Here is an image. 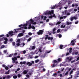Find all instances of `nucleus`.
<instances>
[{"mask_svg": "<svg viewBox=\"0 0 79 79\" xmlns=\"http://www.w3.org/2000/svg\"><path fill=\"white\" fill-rule=\"evenodd\" d=\"M8 34H10V35L11 36H12V35H14V34H13V31H10L9 32Z\"/></svg>", "mask_w": 79, "mask_h": 79, "instance_id": "6", "label": "nucleus"}, {"mask_svg": "<svg viewBox=\"0 0 79 79\" xmlns=\"http://www.w3.org/2000/svg\"><path fill=\"white\" fill-rule=\"evenodd\" d=\"M79 75V71H77L75 74V76H77L78 75Z\"/></svg>", "mask_w": 79, "mask_h": 79, "instance_id": "25", "label": "nucleus"}, {"mask_svg": "<svg viewBox=\"0 0 79 79\" xmlns=\"http://www.w3.org/2000/svg\"><path fill=\"white\" fill-rule=\"evenodd\" d=\"M6 77V79H10L11 77V76H10V75H7Z\"/></svg>", "mask_w": 79, "mask_h": 79, "instance_id": "11", "label": "nucleus"}, {"mask_svg": "<svg viewBox=\"0 0 79 79\" xmlns=\"http://www.w3.org/2000/svg\"><path fill=\"white\" fill-rule=\"evenodd\" d=\"M78 54V52H76L75 53V55H77Z\"/></svg>", "mask_w": 79, "mask_h": 79, "instance_id": "63", "label": "nucleus"}, {"mask_svg": "<svg viewBox=\"0 0 79 79\" xmlns=\"http://www.w3.org/2000/svg\"><path fill=\"white\" fill-rule=\"evenodd\" d=\"M39 51L40 52V53H42V48H40L39 49Z\"/></svg>", "mask_w": 79, "mask_h": 79, "instance_id": "31", "label": "nucleus"}, {"mask_svg": "<svg viewBox=\"0 0 79 79\" xmlns=\"http://www.w3.org/2000/svg\"><path fill=\"white\" fill-rule=\"evenodd\" d=\"M4 47H5V45H2L1 46V48H4Z\"/></svg>", "mask_w": 79, "mask_h": 79, "instance_id": "39", "label": "nucleus"}, {"mask_svg": "<svg viewBox=\"0 0 79 79\" xmlns=\"http://www.w3.org/2000/svg\"><path fill=\"white\" fill-rule=\"evenodd\" d=\"M30 54L31 55H34L35 53L33 52H30Z\"/></svg>", "mask_w": 79, "mask_h": 79, "instance_id": "41", "label": "nucleus"}, {"mask_svg": "<svg viewBox=\"0 0 79 79\" xmlns=\"http://www.w3.org/2000/svg\"><path fill=\"white\" fill-rule=\"evenodd\" d=\"M73 17V19H75V20H76V19H77V17H76L74 16Z\"/></svg>", "mask_w": 79, "mask_h": 79, "instance_id": "49", "label": "nucleus"}, {"mask_svg": "<svg viewBox=\"0 0 79 79\" xmlns=\"http://www.w3.org/2000/svg\"><path fill=\"white\" fill-rule=\"evenodd\" d=\"M61 22L59 21L57 23H56V26H57V25H58L59 24H61Z\"/></svg>", "mask_w": 79, "mask_h": 79, "instance_id": "16", "label": "nucleus"}, {"mask_svg": "<svg viewBox=\"0 0 79 79\" xmlns=\"http://www.w3.org/2000/svg\"><path fill=\"white\" fill-rule=\"evenodd\" d=\"M18 77H19H19H21V75L19 74H18Z\"/></svg>", "mask_w": 79, "mask_h": 79, "instance_id": "48", "label": "nucleus"}, {"mask_svg": "<svg viewBox=\"0 0 79 79\" xmlns=\"http://www.w3.org/2000/svg\"><path fill=\"white\" fill-rule=\"evenodd\" d=\"M78 23L79 21H77V22H75V24H78Z\"/></svg>", "mask_w": 79, "mask_h": 79, "instance_id": "45", "label": "nucleus"}, {"mask_svg": "<svg viewBox=\"0 0 79 79\" xmlns=\"http://www.w3.org/2000/svg\"><path fill=\"white\" fill-rule=\"evenodd\" d=\"M66 60H68V61H67V62H69V61H71L72 60V58H70L69 59V57H67L66 58Z\"/></svg>", "mask_w": 79, "mask_h": 79, "instance_id": "5", "label": "nucleus"}, {"mask_svg": "<svg viewBox=\"0 0 79 79\" xmlns=\"http://www.w3.org/2000/svg\"><path fill=\"white\" fill-rule=\"evenodd\" d=\"M56 31V28H54V29H53V34H55V33H56V32H55V31Z\"/></svg>", "mask_w": 79, "mask_h": 79, "instance_id": "17", "label": "nucleus"}, {"mask_svg": "<svg viewBox=\"0 0 79 79\" xmlns=\"http://www.w3.org/2000/svg\"><path fill=\"white\" fill-rule=\"evenodd\" d=\"M24 27H21L20 28H18L17 29H15L14 30V33H17L18 32V31H20L21 30H23Z\"/></svg>", "mask_w": 79, "mask_h": 79, "instance_id": "3", "label": "nucleus"}, {"mask_svg": "<svg viewBox=\"0 0 79 79\" xmlns=\"http://www.w3.org/2000/svg\"><path fill=\"white\" fill-rule=\"evenodd\" d=\"M60 29H58L57 30V33H59V32H60Z\"/></svg>", "mask_w": 79, "mask_h": 79, "instance_id": "35", "label": "nucleus"}, {"mask_svg": "<svg viewBox=\"0 0 79 79\" xmlns=\"http://www.w3.org/2000/svg\"><path fill=\"white\" fill-rule=\"evenodd\" d=\"M57 60L58 61L60 62V61H61V58H58Z\"/></svg>", "mask_w": 79, "mask_h": 79, "instance_id": "38", "label": "nucleus"}, {"mask_svg": "<svg viewBox=\"0 0 79 79\" xmlns=\"http://www.w3.org/2000/svg\"><path fill=\"white\" fill-rule=\"evenodd\" d=\"M66 24L67 25H69V24H71L72 22H71L70 23L69 22H68L66 23Z\"/></svg>", "mask_w": 79, "mask_h": 79, "instance_id": "19", "label": "nucleus"}, {"mask_svg": "<svg viewBox=\"0 0 79 79\" xmlns=\"http://www.w3.org/2000/svg\"><path fill=\"white\" fill-rule=\"evenodd\" d=\"M62 36L61 35V34L59 35V38H61V37Z\"/></svg>", "mask_w": 79, "mask_h": 79, "instance_id": "53", "label": "nucleus"}, {"mask_svg": "<svg viewBox=\"0 0 79 79\" xmlns=\"http://www.w3.org/2000/svg\"><path fill=\"white\" fill-rule=\"evenodd\" d=\"M70 77H69L67 79H72V77H73V75H71Z\"/></svg>", "mask_w": 79, "mask_h": 79, "instance_id": "42", "label": "nucleus"}, {"mask_svg": "<svg viewBox=\"0 0 79 79\" xmlns=\"http://www.w3.org/2000/svg\"><path fill=\"white\" fill-rule=\"evenodd\" d=\"M17 46H19L20 45V43H18L17 44Z\"/></svg>", "mask_w": 79, "mask_h": 79, "instance_id": "46", "label": "nucleus"}, {"mask_svg": "<svg viewBox=\"0 0 79 79\" xmlns=\"http://www.w3.org/2000/svg\"><path fill=\"white\" fill-rule=\"evenodd\" d=\"M48 18H53V16H49Z\"/></svg>", "mask_w": 79, "mask_h": 79, "instance_id": "60", "label": "nucleus"}, {"mask_svg": "<svg viewBox=\"0 0 79 79\" xmlns=\"http://www.w3.org/2000/svg\"><path fill=\"white\" fill-rule=\"evenodd\" d=\"M63 19V17H60V19Z\"/></svg>", "mask_w": 79, "mask_h": 79, "instance_id": "62", "label": "nucleus"}, {"mask_svg": "<svg viewBox=\"0 0 79 79\" xmlns=\"http://www.w3.org/2000/svg\"><path fill=\"white\" fill-rule=\"evenodd\" d=\"M39 61V60H35V63H38Z\"/></svg>", "mask_w": 79, "mask_h": 79, "instance_id": "40", "label": "nucleus"}, {"mask_svg": "<svg viewBox=\"0 0 79 79\" xmlns=\"http://www.w3.org/2000/svg\"><path fill=\"white\" fill-rule=\"evenodd\" d=\"M57 6V5H56L55 4V6H53V7H51V9H52V10H53V9H55V8H57V7H58V6Z\"/></svg>", "mask_w": 79, "mask_h": 79, "instance_id": "8", "label": "nucleus"}, {"mask_svg": "<svg viewBox=\"0 0 79 79\" xmlns=\"http://www.w3.org/2000/svg\"><path fill=\"white\" fill-rule=\"evenodd\" d=\"M76 40H72L71 42V45H74V41Z\"/></svg>", "mask_w": 79, "mask_h": 79, "instance_id": "9", "label": "nucleus"}, {"mask_svg": "<svg viewBox=\"0 0 79 79\" xmlns=\"http://www.w3.org/2000/svg\"><path fill=\"white\" fill-rule=\"evenodd\" d=\"M12 44L14 46H15V42H13Z\"/></svg>", "mask_w": 79, "mask_h": 79, "instance_id": "55", "label": "nucleus"}, {"mask_svg": "<svg viewBox=\"0 0 79 79\" xmlns=\"http://www.w3.org/2000/svg\"><path fill=\"white\" fill-rule=\"evenodd\" d=\"M66 27V25H65L64 26H63V25H61V28H64Z\"/></svg>", "mask_w": 79, "mask_h": 79, "instance_id": "28", "label": "nucleus"}, {"mask_svg": "<svg viewBox=\"0 0 79 79\" xmlns=\"http://www.w3.org/2000/svg\"><path fill=\"white\" fill-rule=\"evenodd\" d=\"M4 40H5V41L8 42V39H7V38H4Z\"/></svg>", "mask_w": 79, "mask_h": 79, "instance_id": "33", "label": "nucleus"}, {"mask_svg": "<svg viewBox=\"0 0 79 79\" xmlns=\"http://www.w3.org/2000/svg\"><path fill=\"white\" fill-rule=\"evenodd\" d=\"M17 77H18V76L16 75H14L13 76V78L14 79H17Z\"/></svg>", "mask_w": 79, "mask_h": 79, "instance_id": "24", "label": "nucleus"}, {"mask_svg": "<svg viewBox=\"0 0 79 79\" xmlns=\"http://www.w3.org/2000/svg\"><path fill=\"white\" fill-rule=\"evenodd\" d=\"M31 28H32V26H31V24H29L28 28L29 29H31Z\"/></svg>", "mask_w": 79, "mask_h": 79, "instance_id": "26", "label": "nucleus"}, {"mask_svg": "<svg viewBox=\"0 0 79 79\" xmlns=\"http://www.w3.org/2000/svg\"><path fill=\"white\" fill-rule=\"evenodd\" d=\"M44 32V30H40L38 32H37V33L38 35H42Z\"/></svg>", "mask_w": 79, "mask_h": 79, "instance_id": "4", "label": "nucleus"}, {"mask_svg": "<svg viewBox=\"0 0 79 79\" xmlns=\"http://www.w3.org/2000/svg\"><path fill=\"white\" fill-rule=\"evenodd\" d=\"M63 45L61 44L60 46V49H63Z\"/></svg>", "mask_w": 79, "mask_h": 79, "instance_id": "20", "label": "nucleus"}, {"mask_svg": "<svg viewBox=\"0 0 79 79\" xmlns=\"http://www.w3.org/2000/svg\"><path fill=\"white\" fill-rule=\"evenodd\" d=\"M77 9H75L74 10V11H77Z\"/></svg>", "mask_w": 79, "mask_h": 79, "instance_id": "59", "label": "nucleus"}, {"mask_svg": "<svg viewBox=\"0 0 79 79\" xmlns=\"http://www.w3.org/2000/svg\"><path fill=\"white\" fill-rule=\"evenodd\" d=\"M78 60H79V56H78L77 58V60H76V61H78Z\"/></svg>", "mask_w": 79, "mask_h": 79, "instance_id": "64", "label": "nucleus"}, {"mask_svg": "<svg viewBox=\"0 0 79 79\" xmlns=\"http://www.w3.org/2000/svg\"><path fill=\"white\" fill-rule=\"evenodd\" d=\"M68 71H67L66 73H65V76L66 75H68Z\"/></svg>", "mask_w": 79, "mask_h": 79, "instance_id": "50", "label": "nucleus"}, {"mask_svg": "<svg viewBox=\"0 0 79 79\" xmlns=\"http://www.w3.org/2000/svg\"><path fill=\"white\" fill-rule=\"evenodd\" d=\"M5 69H6V70H8V69H9V68H8V67L7 66H6L5 67Z\"/></svg>", "mask_w": 79, "mask_h": 79, "instance_id": "34", "label": "nucleus"}, {"mask_svg": "<svg viewBox=\"0 0 79 79\" xmlns=\"http://www.w3.org/2000/svg\"><path fill=\"white\" fill-rule=\"evenodd\" d=\"M23 54H25L26 53V51L25 50H24L23 51Z\"/></svg>", "mask_w": 79, "mask_h": 79, "instance_id": "43", "label": "nucleus"}, {"mask_svg": "<svg viewBox=\"0 0 79 79\" xmlns=\"http://www.w3.org/2000/svg\"><path fill=\"white\" fill-rule=\"evenodd\" d=\"M73 20H74V18L73 17H72L70 19V20L72 21Z\"/></svg>", "mask_w": 79, "mask_h": 79, "instance_id": "51", "label": "nucleus"}, {"mask_svg": "<svg viewBox=\"0 0 79 79\" xmlns=\"http://www.w3.org/2000/svg\"><path fill=\"white\" fill-rule=\"evenodd\" d=\"M24 35V34L23 33H20L18 35V37H22Z\"/></svg>", "mask_w": 79, "mask_h": 79, "instance_id": "10", "label": "nucleus"}, {"mask_svg": "<svg viewBox=\"0 0 79 79\" xmlns=\"http://www.w3.org/2000/svg\"><path fill=\"white\" fill-rule=\"evenodd\" d=\"M68 29V27H66L65 28V29H64V31H65V32L67 31V30Z\"/></svg>", "mask_w": 79, "mask_h": 79, "instance_id": "18", "label": "nucleus"}, {"mask_svg": "<svg viewBox=\"0 0 79 79\" xmlns=\"http://www.w3.org/2000/svg\"><path fill=\"white\" fill-rule=\"evenodd\" d=\"M2 67L4 68H5L6 67V65H5V64H3Z\"/></svg>", "mask_w": 79, "mask_h": 79, "instance_id": "57", "label": "nucleus"}, {"mask_svg": "<svg viewBox=\"0 0 79 79\" xmlns=\"http://www.w3.org/2000/svg\"><path fill=\"white\" fill-rule=\"evenodd\" d=\"M32 39V38L30 37L27 40V42H30L31 41V40Z\"/></svg>", "mask_w": 79, "mask_h": 79, "instance_id": "27", "label": "nucleus"}, {"mask_svg": "<svg viewBox=\"0 0 79 79\" xmlns=\"http://www.w3.org/2000/svg\"><path fill=\"white\" fill-rule=\"evenodd\" d=\"M54 12V10H52L51 11H47L46 12H45V15H53L54 13L53 12Z\"/></svg>", "mask_w": 79, "mask_h": 79, "instance_id": "1", "label": "nucleus"}, {"mask_svg": "<svg viewBox=\"0 0 79 79\" xmlns=\"http://www.w3.org/2000/svg\"><path fill=\"white\" fill-rule=\"evenodd\" d=\"M53 63H54V64H55L56 63L57 64V61L56 60H54L52 61Z\"/></svg>", "mask_w": 79, "mask_h": 79, "instance_id": "15", "label": "nucleus"}, {"mask_svg": "<svg viewBox=\"0 0 79 79\" xmlns=\"http://www.w3.org/2000/svg\"><path fill=\"white\" fill-rule=\"evenodd\" d=\"M28 34H29V35H32V33H31V32L28 33Z\"/></svg>", "mask_w": 79, "mask_h": 79, "instance_id": "58", "label": "nucleus"}, {"mask_svg": "<svg viewBox=\"0 0 79 79\" xmlns=\"http://www.w3.org/2000/svg\"><path fill=\"white\" fill-rule=\"evenodd\" d=\"M48 40H52L53 39V38L52 37H49L48 38Z\"/></svg>", "mask_w": 79, "mask_h": 79, "instance_id": "14", "label": "nucleus"}, {"mask_svg": "<svg viewBox=\"0 0 79 79\" xmlns=\"http://www.w3.org/2000/svg\"><path fill=\"white\" fill-rule=\"evenodd\" d=\"M72 48H69V52L70 53H71V52H72Z\"/></svg>", "mask_w": 79, "mask_h": 79, "instance_id": "22", "label": "nucleus"}, {"mask_svg": "<svg viewBox=\"0 0 79 79\" xmlns=\"http://www.w3.org/2000/svg\"><path fill=\"white\" fill-rule=\"evenodd\" d=\"M4 36V35H0V37H3Z\"/></svg>", "mask_w": 79, "mask_h": 79, "instance_id": "56", "label": "nucleus"}, {"mask_svg": "<svg viewBox=\"0 0 79 79\" xmlns=\"http://www.w3.org/2000/svg\"><path fill=\"white\" fill-rule=\"evenodd\" d=\"M18 43H20L21 42V41L20 39H18L17 40Z\"/></svg>", "mask_w": 79, "mask_h": 79, "instance_id": "29", "label": "nucleus"}, {"mask_svg": "<svg viewBox=\"0 0 79 79\" xmlns=\"http://www.w3.org/2000/svg\"><path fill=\"white\" fill-rule=\"evenodd\" d=\"M37 24V23L36 22H35L34 23L33 22L32 24Z\"/></svg>", "mask_w": 79, "mask_h": 79, "instance_id": "54", "label": "nucleus"}, {"mask_svg": "<svg viewBox=\"0 0 79 79\" xmlns=\"http://www.w3.org/2000/svg\"><path fill=\"white\" fill-rule=\"evenodd\" d=\"M45 36L46 37L45 38V40H47V39H48V35H45Z\"/></svg>", "mask_w": 79, "mask_h": 79, "instance_id": "30", "label": "nucleus"}, {"mask_svg": "<svg viewBox=\"0 0 79 79\" xmlns=\"http://www.w3.org/2000/svg\"><path fill=\"white\" fill-rule=\"evenodd\" d=\"M56 65H57V64H53L52 66V68H54V67H55V66H56Z\"/></svg>", "mask_w": 79, "mask_h": 79, "instance_id": "23", "label": "nucleus"}, {"mask_svg": "<svg viewBox=\"0 0 79 79\" xmlns=\"http://www.w3.org/2000/svg\"><path fill=\"white\" fill-rule=\"evenodd\" d=\"M23 74H26L27 73V70H24L23 72Z\"/></svg>", "mask_w": 79, "mask_h": 79, "instance_id": "13", "label": "nucleus"}, {"mask_svg": "<svg viewBox=\"0 0 79 79\" xmlns=\"http://www.w3.org/2000/svg\"><path fill=\"white\" fill-rule=\"evenodd\" d=\"M34 22V20H32V19H31L28 22V23L29 24H32V23Z\"/></svg>", "mask_w": 79, "mask_h": 79, "instance_id": "7", "label": "nucleus"}, {"mask_svg": "<svg viewBox=\"0 0 79 79\" xmlns=\"http://www.w3.org/2000/svg\"><path fill=\"white\" fill-rule=\"evenodd\" d=\"M57 75V74L56 73H53V76H55V77H56V76H56Z\"/></svg>", "mask_w": 79, "mask_h": 79, "instance_id": "36", "label": "nucleus"}, {"mask_svg": "<svg viewBox=\"0 0 79 79\" xmlns=\"http://www.w3.org/2000/svg\"><path fill=\"white\" fill-rule=\"evenodd\" d=\"M5 74H10V70H8L7 72L5 73Z\"/></svg>", "mask_w": 79, "mask_h": 79, "instance_id": "21", "label": "nucleus"}, {"mask_svg": "<svg viewBox=\"0 0 79 79\" xmlns=\"http://www.w3.org/2000/svg\"><path fill=\"white\" fill-rule=\"evenodd\" d=\"M35 46H32V50H34V49H35Z\"/></svg>", "mask_w": 79, "mask_h": 79, "instance_id": "32", "label": "nucleus"}, {"mask_svg": "<svg viewBox=\"0 0 79 79\" xmlns=\"http://www.w3.org/2000/svg\"><path fill=\"white\" fill-rule=\"evenodd\" d=\"M23 27V29H24V28L25 29H27V27Z\"/></svg>", "mask_w": 79, "mask_h": 79, "instance_id": "52", "label": "nucleus"}, {"mask_svg": "<svg viewBox=\"0 0 79 79\" xmlns=\"http://www.w3.org/2000/svg\"><path fill=\"white\" fill-rule=\"evenodd\" d=\"M12 63H15V64H18V62L16 61L17 60V57H14L12 58Z\"/></svg>", "mask_w": 79, "mask_h": 79, "instance_id": "2", "label": "nucleus"}, {"mask_svg": "<svg viewBox=\"0 0 79 79\" xmlns=\"http://www.w3.org/2000/svg\"><path fill=\"white\" fill-rule=\"evenodd\" d=\"M32 63L30 62V63L28 65V66H32Z\"/></svg>", "mask_w": 79, "mask_h": 79, "instance_id": "37", "label": "nucleus"}, {"mask_svg": "<svg viewBox=\"0 0 79 79\" xmlns=\"http://www.w3.org/2000/svg\"><path fill=\"white\" fill-rule=\"evenodd\" d=\"M33 58V57L31 55H29L28 56V59H32Z\"/></svg>", "mask_w": 79, "mask_h": 79, "instance_id": "12", "label": "nucleus"}, {"mask_svg": "<svg viewBox=\"0 0 79 79\" xmlns=\"http://www.w3.org/2000/svg\"><path fill=\"white\" fill-rule=\"evenodd\" d=\"M21 57L20 56H17V58H20V57Z\"/></svg>", "mask_w": 79, "mask_h": 79, "instance_id": "61", "label": "nucleus"}, {"mask_svg": "<svg viewBox=\"0 0 79 79\" xmlns=\"http://www.w3.org/2000/svg\"><path fill=\"white\" fill-rule=\"evenodd\" d=\"M73 70H71L70 71V73L69 75H71V74H72V73H73Z\"/></svg>", "mask_w": 79, "mask_h": 79, "instance_id": "47", "label": "nucleus"}, {"mask_svg": "<svg viewBox=\"0 0 79 79\" xmlns=\"http://www.w3.org/2000/svg\"><path fill=\"white\" fill-rule=\"evenodd\" d=\"M31 28L32 29H34V30L35 29V27L34 26H32V27Z\"/></svg>", "mask_w": 79, "mask_h": 79, "instance_id": "44", "label": "nucleus"}]
</instances>
